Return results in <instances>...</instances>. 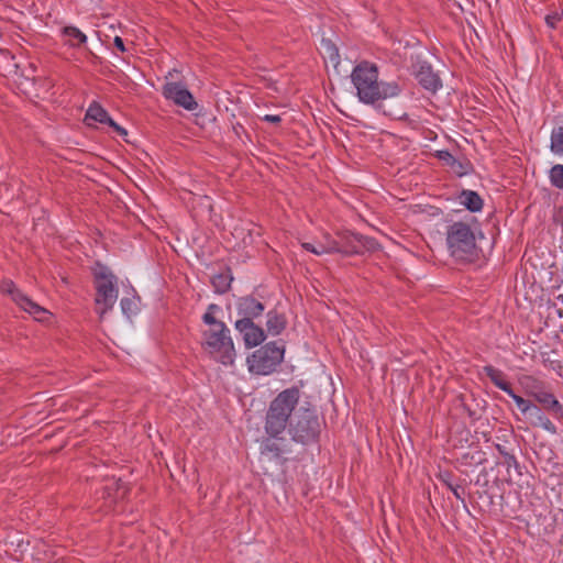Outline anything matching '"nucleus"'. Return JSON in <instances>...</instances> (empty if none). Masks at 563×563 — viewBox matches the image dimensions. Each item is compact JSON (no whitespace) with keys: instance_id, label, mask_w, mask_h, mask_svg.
I'll list each match as a JSON object with an SVG mask.
<instances>
[{"instance_id":"obj_1","label":"nucleus","mask_w":563,"mask_h":563,"mask_svg":"<svg viewBox=\"0 0 563 563\" xmlns=\"http://www.w3.org/2000/svg\"><path fill=\"white\" fill-rule=\"evenodd\" d=\"M220 310L216 303H210L202 316V321L209 325L203 332L206 350L223 365H232L235 357L234 345L225 323L217 320L214 313Z\"/></svg>"},{"instance_id":"obj_2","label":"nucleus","mask_w":563,"mask_h":563,"mask_svg":"<svg viewBox=\"0 0 563 563\" xmlns=\"http://www.w3.org/2000/svg\"><path fill=\"white\" fill-rule=\"evenodd\" d=\"M300 398L298 387H290L280 391L269 404L265 416V432L267 435H279L290 423Z\"/></svg>"},{"instance_id":"obj_3","label":"nucleus","mask_w":563,"mask_h":563,"mask_svg":"<svg viewBox=\"0 0 563 563\" xmlns=\"http://www.w3.org/2000/svg\"><path fill=\"white\" fill-rule=\"evenodd\" d=\"M351 80L358 100L365 104H376L400 92L396 81H385L378 77V73H351Z\"/></svg>"},{"instance_id":"obj_4","label":"nucleus","mask_w":563,"mask_h":563,"mask_svg":"<svg viewBox=\"0 0 563 563\" xmlns=\"http://www.w3.org/2000/svg\"><path fill=\"white\" fill-rule=\"evenodd\" d=\"M96 310L103 317L111 310L118 299L117 276L106 266L98 265L95 269Z\"/></svg>"},{"instance_id":"obj_5","label":"nucleus","mask_w":563,"mask_h":563,"mask_svg":"<svg viewBox=\"0 0 563 563\" xmlns=\"http://www.w3.org/2000/svg\"><path fill=\"white\" fill-rule=\"evenodd\" d=\"M320 431V421L312 408L300 407L289 423V433L292 440L301 444L317 442Z\"/></svg>"},{"instance_id":"obj_6","label":"nucleus","mask_w":563,"mask_h":563,"mask_svg":"<svg viewBox=\"0 0 563 563\" xmlns=\"http://www.w3.org/2000/svg\"><path fill=\"white\" fill-rule=\"evenodd\" d=\"M446 243L451 255L459 261L470 260L476 251L475 234L464 222H454L448 228Z\"/></svg>"},{"instance_id":"obj_7","label":"nucleus","mask_w":563,"mask_h":563,"mask_svg":"<svg viewBox=\"0 0 563 563\" xmlns=\"http://www.w3.org/2000/svg\"><path fill=\"white\" fill-rule=\"evenodd\" d=\"M285 347L269 342L256 350L249 358L247 364L252 373L268 375L283 362Z\"/></svg>"},{"instance_id":"obj_8","label":"nucleus","mask_w":563,"mask_h":563,"mask_svg":"<svg viewBox=\"0 0 563 563\" xmlns=\"http://www.w3.org/2000/svg\"><path fill=\"white\" fill-rule=\"evenodd\" d=\"M339 243L341 253L344 255L362 254L365 251H375L378 247L374 239L350 231L339 233Z\"/></svg>"},{"instance_id":"obj_9","label":"nucleus","mask_w":563,"mask_h":563,"mask_svg":"<svg viewBox=\"0 0 563 563\" xmlns=\"http://www.w3.org/2000/svg\"><path fill=\"white\" fill-rule=\"evenodd\" d=\"M162 93L165 99L172 100L175 104L188 111H195L198 108L194 96L181 82L167 81L163 86Z\"/></svg>"},{"instance_id":"obj_10","label":"nucleus","mask_w":563,"mask_h":563,"mask_svg":"<svg viewBox=\"0 0 563 563\" xmlns=\"http://www.w3.org/2000/svg\"><path fill=\"white\" fill-rule=\"evenodd\" d=\"M0 289L2 292L10 295L24 311L33 314L36 320H43V316L47 313L44 308L23 295L12 280H2Z\"/></svg>"},{"instance_id":"obj_11","label":"nucleus","mask_w":563,"mask_h":563,"mask_svg":"<svg viewBox=\"0 0 563 563\" xmlns=\"http://www.w3.org/2000/svg\"><path fill=\"white\" fill-rule=\"evenodd\" d=\"M530 395L540 405V408L548 411L553 418L563 420V405L552 393L544 389H537L531 391Z\"/></svg>"},{"instance_id":"obj_12","label":"nucleus","mask_w":563,"mask_h":563,"mask_svg":"<svg viewBox=\"0 0 563 563\" xmlns=\"http://www.w3.org/2000/svg\"><path fill=\"white\" fill-rule=\"evenodd\" d=\"M85 122L92 125L93 122L104 123L111 126L119 135L125 136L126 130L117 124L108 114V112L96 101H93L85 115Z\"/></svg>"},{"instance_id":"obj_13","label":"nucleus","mask_w":563,"mask_h":563,"mask_svg":"<svg viewBox=\"0 0 563 563\" xmlns=\"http://www.w3.org/2000/svg\"><path fill=\"white\" fill-rule=\"evenodd\" d=\"M235 329L243 334L245 345L249 347L257 346L266 339L264 330L253 321L236 320Z\"/></svg>"},{"instance_id":"obj_14","label":"nucleus","mask_w":563,"mask_h":563,"mask_svg":"<svg viewBox=\"0 0 563 563\" xmlns=\"http://www.w3.org/2000/svg\"><path fill=\"white\" fill-rule=\"evenodd\" d=\"M236 311L241 317L240 320L253 321L263 314L265 306L253 296H244L238 300Z\"/></svg>"},{"instance_id":"obj_15","label":"nucleus","mask_w":563,"mask_h":563,"mask_svg":"<svg viewBox=\"0 0 563 563\" xmlns=\"http://www.w3.org/2000/svg\"><path fill=\"white\" fill-rule=\"evenodd\" d=\"M261 454L273 460H280L284 453L289 452V448L284 438L279 435H268L261 441Z\"/></svg>"},{"instance_id":"obj_16","label":"nucleus","mask_w":563,"mask_h":563,"mask_svg":"<svg viewBox=\"0 0 563 563\" xmlns=\"http://www.w3.org/2000/svg\"><path fill=\"white\" fill-rule=\"evenodd\" d=\"M526 416L530 420L533 427H540L545 431L555 434L558 432L556 427L553 422L544 415L543 409L536 404H531Z\"/></svg>"},{"instance_id":"obj_17","label":"nucleus","mask_w":563,"mask_h":563,"mask_svg":"<svg viewBox=\"0 0 563 563\" xmlns=\"http://www.w3.org/2000/svg\"><path fill=\"white\" fill-rule=\"evenodd\" d=\"M320 53L323 57L325 68L336 69L340 64L339 49L335 44L328 38H322L320 43Z\"/></svg>"},{"instance_id":"obj_18","label":"nucleus","mask_w":563,"mask_h":563,"mask_svg":"<svg viewBox=\"0 0 563 563\" xmlns=\"http://www.w3.org/2000/svg\"><path fill=\"white\" fill-rule=\"evenodd\" d=\"M460 203L463 205L471 212H478L483 208V199L473 190H462L459 196Z\"/></svg>"},{"instance_id":"obj_19","label":"nucleus","mask_w":563,"mask_h":563,"mask_svg":"<svg viewBox=\"0 0 563 563\" xmlns=\"http://www.w3.org/2000/svg\"><path fill=\"white\" fill-rule=\"evenodd\" d=\"M416 78L431 93H435L442 87L438 73H416Z\"/></svg>"},{"instance_id":"obj_20","label":"nucleus","mask_w":563,"mask_h":563,"mask_svg":"<svg viewBox=\"0 0 563 563\" xmlns=\"http://www.w3.org/2000/svg\"><path fill=\"white\" fill-rule=\"evenodd\" d=\"M267 332L272 335L280 334L286 328V319L283 314L278 313L276 310H271L267 312V321H266Z\"/></svg>"},{"instance_id":"obj_21","label":"nucleus","mask_w":563,"mask_h":563,"mask_svg":"<svg viewBox=\"0 0 563 563\" xmlns=\"http://www.w3.org/2000/svg\"><path fill=\"white\" fill-rule=\"evenodd\" d=\"M483 371L496 387L500 388L505 393H511V385L505 379V374L500 369H497L492 365H486Z\"/></svg>"},{"instance_id":"obj_22","label":"nucleus","mask_w":563,"mask_h":563,"mask_svg":"<svg viewBox=\"0 0 563 563\" xmlns=\"http://www.w3.org/2000/svg\"><path fill=\"white\" fill-rule=\"evenodd\" d=\"M232 280L233 276L231 274V271L228 268L214 275L211 278V284L214 287L216 292L225 294L230 289Z\"/></svg>"},{"instance_id":"obj_23","label":"nucleus","mask_w":563,"mask_h":563,"mask_svg":"<svg viewBox=\"0 0 563 563\" xmlns=\"http://www.w3.org/2000/svg\"><path fill=\"white\" fill-rule=\"evenodd\" d=\"M63 35L71 46H78L86 42V35L75 26H65L63 29Z\"/></svg>"},{"instance_id":"obj_24","label":"nucleus","mask_w":563,"mask_h":563,"mask_svg":"<svg viewBox=\"0 0 563 563\" xmlns=\"http://www.w3.org/2000/svg\"><path fill=\"white\" fill-rule=\"evenodd\" d=\"M550 150L555 155L563 156V126L553 129L551 133Z\"/></svg>"},{"instance_id":"obj_25","label":"nucleus","mask_w":563,"mask_h":563,"mask_svg":"<svg viewBox=\"0 0 563 563\" xmlns=\"http://www.w3.org/2000/svg\"><path fill=\"white\" fill-rule=\"evenodd\" d=\"M549 179L553 187L563 190V164H556L551 167Z\"/></svg>"},{"instance_id":"obj_26","label":"nucleus","mask_w":563,"mask_h":563,"mask_svg":"<svg viewBox=\"0 0 563 563\" xmlns=\"http://www.w3.org/2000/svg\"><path fill=\"white\" fill-rule=\"evenodd\" d=\"M137 300L136 298H122L120 302L122 312L128 317L135 314L139 310Z\"/></svg>"},{"instance_id":"obj_27","label":"nucleus","mask_w":563,"mask_h":563,"mask_svg":"<svg viewBox=\"0 0 563 563\" xmlns=\"http://www.w3.org/2000/svg\"><path fill=\"white\" fill-rule=\"evenodd\" d=\"M507 394L515 400V402L518 406V408L520 409V411L523 415H526V412L528 411V409L531 406L532 401L527 400V399L522 398L521 396L515 394L512 388H511V393H507Z\"/></svg>"},{"instance_id":"obj_28","label":"nucleus","mask_w":563,"mask_h":563,"mask_svg":"<svg viewBox=\"0 0 563 563\" xmlns=\"http://www.w3.org/2000/svg\"><path fill=\"white\" fill-rule=\"evenodd\" d=\"M412 68L413 70H431L432 65L422 55H417Z\"/></svg>"},{"instance_id":"obj_29","label":"nucleus","mask_w":563,"mask_h":563,"mask_svg":"<svg viewBox=\"0 0 563 563\" xmlns=\"http://www.w3.org/2000/svg\"><path fill=\"white\" fill-rule=\"evenodd\" d=\"M324 253H341V245L339 238L336 240H328L325 245H322Z\"/></svg>"},{"instance_id":"obj_30","label":"nucleus","mask_w":563,"mask_h":563,"mask_svg":"<svg viewBox=\"0 0 563 563\" xmlns=\"http://www.w3.org/2000/svg\"><path fill=\"white\" fill-rule=\"evenodd\" d=\"M563 19V12L562 13H559V12H554L552 14H549L545 16V22L547 24L554 29L556 27V24Z\"/></svg>"},{"instance_id":"obj_31","label":"nucleus","mask_w":563,"mask_h":563,"mask_svg":"<svg viewBox=\"0 0 563 563\" xmlns=\"http://www.w3.org/2000/svg\"><path fill=\"white\" fill-rule=\"evenodd\" d=\"M438 157L450 166H453L456 163L455 157L448 151H439Z\"/></svg>"},{"instance_id":"obj_32","label":"nucleus","mask_w":563,"mask_h":563,"mask_svg":"<svg viewBox=\"0 0 563 563\" xmlns=\"http://www.w3.org/2000/svg\"><path fill=\"white\" fill-rule=\"evenodd\" d=\"M352 70H378V67L374 63L362 60L355 65Z\"/></svg>"},{"instance_id":"obj_33","label":"nucleus","mask_w":563,"mask_h":563,"mask_svg":"<svg viewBox=\"0 0 563 563\" xmlns=\"http://www.w3.org/2000/svg\"><path fill=\"white\" fill-rule=\"evenodd\" d=\"M541 356H542V363L545 366H550L553 369L562 367L559 361H551L547 353H542Z\"/></svg>"},{"instance_id":"obj_34","label":"nucleus","mask_w":563,"mask_h":563,"mask_svg":"<svg viewBox=\"0 0 563 563\" xmlns=\"http://www.w3.org/2000/svg\"><path fill=\"white\" fill-rule=\"evenodd\" d=\"M302 247L306 251H309V252L314 253L317 255L324 254V250H323L322 245H320L319 247H316L313 244L306 242V243H302Z\"/></svg>"},{"instance_id":"obj_35","label":"nucleus","mask_w":563,"mask_h":563,"mask_svg":"<svg viewBox=\"0 0 563 563\" xmlns=\"http://www.w3.org/2000/svg\"><path fill=\"white\" fill-rule=\"evenodd\" d=\"M263 121L272 123V124H279L282 122V117L278 114H265L261 118Z\"/></svg>"},{"instance_id":"obj_36","label":"nucleus","mask_w":563,"mask_h":563,"mask_svg":"<svg viewBox=\"0 0 563 563\" xmlns=\"http://www.w3.org/2000/svg\"><path fill=\"white\" fill-rule=\"evenodd\" d=\"M505 463L507 464L508 467L518 466L517 459L515 457V455L510 453H505Z\"/></svg>"},{"instance_id":"obj_37","label":"nucleus","mask_w":563,"mask_h":563,"mask_svg":"<svg viewBox=\"0 0 563 563\" xmlns=\"http://www.w3.org/2000/svg\"><path fill=\"white\" fill-rule=\"evenodd\" d=\"M113 44H114L117 49H119L121 52H125L124 42H123V40L120 36H115L114 37Z\"/></svg>"},{"instance_id":"obj_38","label":"nucleus","mask_w":563,"mask_h":563,"mask_svg":"<svg viewBox=\"0 0 563 563\" xmlns=\"http://www.w3.org/2000/svg\"><path fill=\"white\" fill-rule=\"evenodd\" d=\"M233 131H234V133L236 134L238 137H241V133L242 132L245 133V130H244L243 125L240 124V123H236L235 125H233Z\"/></svg>"},{"instance_id":"obj_39","label":"nucleus","mask_w":563,"mask_h":563,"mask_svg":"<svg viewBox=\"0 0 563 563\" xmlns=\"http://www.w3.org/2000/svg\"><path fill=\"white\" fill-rule=\"evenodd\" d=\"M449 487L457 499L463 500L462 494L460 493V487H453L452 485H450Z\"/></svg>"},{"instance_id":"obj_40","label":"nucleus","mask_w":563,"mask_h":563,"mask_svg":"<svg viewBox=\"0 0 563 563\" xmlns=\"http://www.w3.org/2000/svg\"><path fill=\"white\" fill-rule=\"evenodd\" d=\"M496 448H497L498 452L505 456V453H507L505 451V448L503 445H500V444H497Z\"/></svg>"},{"instance_id":"obj_41","label":"nucleus","mask_w":563,"mask_h":563,"mask_svg":"<svg viewBox=\"0 0 563 563\" xmlns=\"http://www.w3.org/2000/svg\"><path fill=\"white\" fill-rule=\"evenodd\" d=\"M558 300H561L563 303V295L558 296Z\"/></svg>"}]
</instances>
